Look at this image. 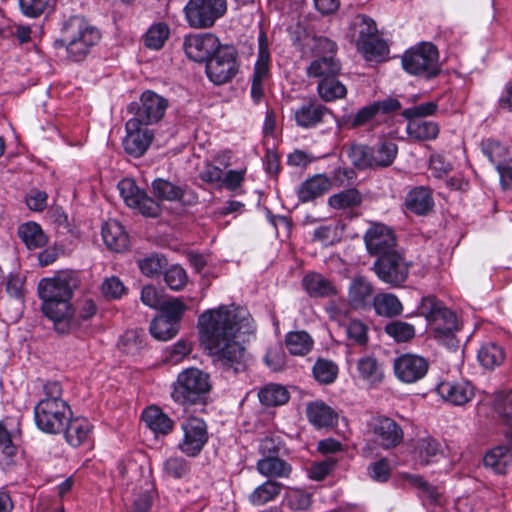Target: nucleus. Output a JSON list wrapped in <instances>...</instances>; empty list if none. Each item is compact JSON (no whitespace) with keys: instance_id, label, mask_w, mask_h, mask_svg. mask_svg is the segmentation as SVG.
<instances>
[{"instance_id":"obj_63","label":"nucleus","mask_w":512,"mask_h":512,"mask_svg":"<svg viewBox=\"0 0 512 512\" xmlns=\"http://www.w3.org/2000/svg\"><path fill=\"white\" fill-rule=\"evenodd\" d=\"M140 298L144 305L153 309H159L165 300L163 291L153 285L144 286L141 290Z\"/></svg>"},{"instance_id":"obj_48","label":"nucleus","mask_w":512,"mask_h":512,"mask_svg":"<svg viewBox=\"0 0 512 512\" xmlns=\"http://www.w3.org/2000/svg\"><path fill=\"white\" fill-rule=\"evenodd\" d=\"M282 504L292 511H305L312 504V495L302 489H289L285 493Z\"/></svg>"},{"instance_id":"obj_1","label":"nucleus","mask_w":512,"mask_h":512,"mask_svg":"<svg viewBox=\"0 0 512 512\" xmlns=\"http://www.w3.org/2000/svg\"><path fill=\"white\" fill-rule=\"evenodd\" d=\"M199 325L201 342L216 364L236 373L246 369L244 345L254 333L253 319L246 310L221 306L203 313Z\"/></svg>"},{"instance_id":"obj_41","label":"nucleus","mask_w":512,"mask_h":512,"mask_svg":"<svg viewBox=\"0 0 512 512\" xmlns=\"http://www.w3.org/2000/svg\"><path fill=\"white\" fill-rule=\"evenodd\" d=\"M407 132L415 140H433L439 134V126L433 121L411 120L407 125Z\"/></svg>"},{"instance_id":"obj_26","label":"nucleus","mask_w":512,"mask_h":512,"mask_svg":"<svg viewBox=\"0 0 512 512\" xmlns=\"http://www.w3.org/2000/svg\"><path fill=\"white\" fill-rule=\"evenodd\" d=\"M306 412L309 421L318 428L331 427L337 422V413L321 401L308 404Z\"/></svg>"},{"instance_id":"obj_20","label":"nucleus","mask_w":512,"mask_h":512,"mask_svg":"<svg viewBox=\"0 0 512 512\" xmlns=\"http://www.w3.org/2000/svg\"><path fill=\"white\" fill-rule=\"evenodd\" d=\"M332 114L324 105L316 101L303 103L294 112V118L298 126L311 128L321 123L326 115Z\"/></svg>"},{"instance_id":"obj_56","label":"nucleus","mask_w":512,"mask_h":512,"mask_svg":"<svg viewBox=\"0 0 512 512\" xmlns=\"http://www.w3.org/2000/svg\"><path fill=\"white\" fill-rule=\"evenodd\" d=\"M481 149L496 167L506 159L508 153L507 148L502 143L490 138L482 141Z\"/></svg>"},{"instance_id":"obj_54","label":"nucleus","mask_w":512,"mask_h":512,"mask_svg":"<svg viewBox=\"0 0 512 512\" xmlns=\"http://www.w3.org/2000/svg\"><path fill=\"white\" fill-rule=\"evenodd\" d=\"M337 374L338 367L330 360L318 359L313 366V375L322 384L333 383Z\"/></svg>"},{"instance_id":"obj_37","label":"nucleus","mask_w":512,"mask_h":512,"mask_svg":"<svg viewBox=\"0 0 512 512\" xmlns=\"http://www.w3.org/2000/svg\"><path fill=\"white\" fill-rule=\"evenodd\" d=\"M512 462V454L506 446H498L490 450L483 458L485 467L495 473L504 474Z\"/></svg>"},{"instance_id":"obj_22","label":"nucleus","mask_w":512,"mask_h":512,"mask_svg":"<svg viewBox=\"0 0 512 512\" xmlns=\"http://www.w3.org/2000/svg\"><path fill=\"white\" fill-rule=\"evenodd\" d=\"M95 312V304L90 299L79 301L76 305L66 302V327L69 329L79 328L81 322L89 320Z\"/></svg>"},{"instance_id":"obj_36","label":"nucleus","mask_w":512,"mask_h":512,"mask_svg":"<svg viewBox=\"0 0 512 512\" xmlns=\"http://www.w3.org/2000/svg\"><path fill=\"white\" fill-rule=\"evenodd\" d=\"M258 59L253 73V82L264 83L269 75L270 54L268 51V39L264 32L259 35Z\"/></svg>"},{"instance_id":"obj_31","label":"nucleus","mask_w":512,"mask_h":512,"mask_svg":"<svg viewBox=\"0 0 512 512\" xmlns=\"http://www.w3.org/2000/svg\"><path fill=\"white\" fill-rule=\"evenodd\" d=\"M330 185V180L325 175H315L301 185L298 197L302 202L314 200L326 193Z\"/></svg>"},{"instance_id":"obj_11","label":"nucleus","mask_w":512,"mask_h":512,"mask_svg":"<svg viewBox=\"0 0 512 512\" xmlns=\"http://www.w3.org/2000/svg\"><path fill=\"white\" fill-rule=\"evenodd\" d=\"M117 188L127 206L137 209L146 217H157L160 214V205L140 190L133 179H122L119 181Z\"/></svg>"},{"instance_id":"obj_52","label":"nucleus","mask_w":512,"mask_h":512,"mask_svg":"<svg viewBox=\"0 0 512 512\" xmlns=\"http://www.w3.org/2000/svg\"><path fill=\"white\" fill-rule=\"evenodd\" d=\"M350 162L358 169L372 168L371 147L362 144H352L345 148Z\"/></svg>"},{"instance_id":"obj_53","label":"nucleus","mask_w":512,"mask_h":512,"mask_svg":"<svg viewBox=\"0 0 512 512\" xmlns=\"http://www.w3.org/2000/svg\"><path fill=\"white\" fill-rule=\"evenodd\" d=\"M376 114L375 108L371 104L361 108L355 115L342 117V119L338 121V126H346L351 129L364 126L368 124Z\"/></svg>"},{"instance_id":"obj_55","label":"nucleus","mask_w":512,"mask_h":512,"mask_svg":"<svg viewBox=\"0 0 512 512\" xmlns=\"http://www.w3.org/2000/svg\"><path fill=\"white\" fill-rule=\"evenodd\" d=\"M169 27L164 23H158L149 28L145 35V45L148 48L158 50L163 47L169 37Z\"/></svg>"},{"instance_id":"obj_61","label":"nucleus","mask_w":512,"mask_h":512,"mask_svg":"<svg viewBox=\"0 0 512 512\" xmlns=\"http://www.w3.org/2000/svg\"><path fill=\"white\" fill-rule=\"evenodd\" d=\"M143 336L144 332L142 330H128L122 335L119 345L126 353L135 354L142 347Z\"/></svg>"},{"instance_id":"obj_2","label":"nucleus","mask_w":512,"mask_h":512,"mask_svg":"<svg viewBox=\"0 0 512 512\" xmlns=\"http://www.w3.org/2000/svg\"><path fill=\"white\" fill-rule=\"evenodd\" d=\"M420 312L425 316L436 340L448 348L458 346L455 333L460 329L456 314L434 296L424 297Z\"/></svg>"},{"instance_id":"obj_34","label":"nucleus","mask_w":512,"mask_h":512,"mask_svg":"<svg viewBox=\"0 0 512 512\" xmlns=\"http://www.w3.org/2000/svg\"><path fill=\"white\" fill-rule=\"evenodd\" d=\"M375 312L384 317H395L402 313L403 306L398 297L392 293H379L373 297Z\"/></svg>"},{"instance_id":"obj_39","label":"nucleus","mask_w":512,"mask_h":512,"mask_svg":"<svg viewBox=\"0 0 512 512\" xmlns=\"http://www.w3.org/2000/svg\"><path fill=\"white\" fill-rule=\"evenodd\" d=\"M357 371L360 378L371 384L381 382L384 377L382 364L372 356L361 357L357 361Z\"/></svg>"},{"instance_id":"obj_17","label":"nucleus","mask_w":512,"mask_h":512,"mask_svg":"<svg viewBox=\"0 0 512 512\" xmlns=\"http://www.w3.org/2000/svg\"><path fill=\"white\" fill-rule=\"evenodd\" d=\"M428 362L424 357L405 354L394 362L397 378L404 383H415L422 379L428 371Z\"/></svg>"},{"instance_id":"obj_30","label":"nucleus","mask_w":512,"mask_h":512,"mask_svg":"<svg viewBox=\"0 0 512 512\" xmlns=\"http://www.w3.org/2000/svg\"><path fill=\"white\" fill-rule=\"evenodd\" d=\"M142 419L155 434L166 435L173 429L174 422L158 407L151 406L142 413Z\"/></svg>"},{"instance_id":"obj_38","label":"nucleus","mask_w":512,"mask_h":512,"mask_svg":"<svg viewBox=\"0 0 512 512\" xmlns=\"http://www.w3.org/2000/svg\"><path fill=\"white\" fill-rule=\"evenodd\" d=\"M285 344L291 354L304 356L312 350L314 341L309 333L301 330L289 332L285 337Z\"/></svg>"},{"instance_id":"obj_45","label":"nucleus","mask_w":512,"mask_h":512,"mask_svg":"<svg viewBox=\"0 0 512 512\" xmlns=\"http://www.w3.org/2000/svg\"><path fill=\"white\" fill-rule=\"evenodd\" d=\"M440 452V443L431 437L420 438L417 440L415 445L417 461L422 466L428 465L431 461V458L437 456Z\"/></svg>"},{"instance_id":"obj_10","label":"nucleus","mask_w":512,"mask_h":512,"mask_svg":"<svg viewBox=\"0 0 512 512\" xmlns=\"http://www.w3.org/2000/svg\"><path fill=\"white\" fill-rule=\"evenodd\" d=\"M182 439L178 442V449L189 457L200 454L209 439L207 425L198 417H189L181 424Z\"/></svg>"},{"instance_id":"obj_5","label":"nucleus","mask_w":512,"mask_h":512,"mask_svg":"<svg viewBox=\"0 0 512 512\" xmlns=\"http://www.w3.org/2000/svg\"><path fill=\"white\" fill-rule=\"evenodd\" d=\"M210 389L207 373L197 368H188L178 375L171 396L182 405L197 404L205 401Z\"/></svg>"},{"instance_id":"obj_62","label":"nucleus","mask_w":512,"mask_h":512,"mask_svg":"<svg viewBox=\"0 0 512 512\" xmlns=\"http://www.w3.org/2000/svg\"><path fill=\"white\" fill-rule=\"evenodd\" d=\"M391 465L388 459L381 458L375 462H372L367 467V473L369 477L376 482L384 483L387 482L391 476Z\"/></svg>"},{"instance_id":"obj_4","label":"nucleus","mask_w":512,"mask_h":512,"mask_svg":"<svg viewBox=\"0 0 512 512\" xmlns=\"http://www.w3.org/2000/svg\"><path fill=\"white\" fill-rule=\"evenodd\" d=\"M100 39V31L83 17L73 16L66 23V52L75 62L84 60Z\"/></svg>"},{"instance_id":"obj_57","label":"nucleus","mask_w":512,"mask_h":512,"mask_svg":"<svg viewBox=\"0 0 512 512\" xmlns=\"http://www.w3.org/2000/svg\"><path fill=\"white\" fill-rule=\"evenodd\" d=\"M385 332L397 342L409 341L415 335L413 325L399 320L388 323Z\"/></svg>"},{"instance_id":"obj_9","label":"nucleus","mask_w":512,"mask_h":512,"mask_svg":"<svg viewBox=\"0 0 512 512\" xmlns=\"http://www.w3.org/2000/svg\"><path fill=\"white\" fill-rule=\"evenodd\" d=\"M237 51L233 46L221 45L217 52L206 62V74L215 84L230 81L238 72Z\"/></svg>"},{"instance_id":"obj_49","label":"nucleus","mask_w":512,"mask_h":512,"mask_svg":"<svg viewBox=\"0 0 512 512\" xmlns=\"http://www.w3.org/2000/svg\"><path fill=\"white\" fill-rule=\"evenodd\" d=\"M152 192L159 200L165 201L180 200L183 196L181 187L161 178L152 182Z\"/></svg>"},{"instance_id":"obj_28","label":"nucleus","mask_w":512,"mask_h":512,"mask_svg":"<svg viewBox=\"0 0 512 512\" xmlns=\"http://www.w3.org/2000/svg\"><path fill=\"white\" fill-rule=\"evenodd\" d=\"M377 32L374 20L366 15L359 14L350 23L348 37L358 46Z\"/></svg>"},{"instance_id":"obj_59","label":"nucleus","mask_w":512,"mask_h":512,"mask_svg":"<svg viewBox=\"0 0 512 512\" xmlns=\"http://www.w3.org/2000/svg\"><path fill=\"white\" fill-rule=\"evenodd\" d=\"M166 264V259L158 254H152L138 261L139 269L148 277L160 274Z\"/></svg>"},{"instance_id":"obj_43","label":"nucleus","mask_w":512,"mask_h":512,"mask_svg":"<svg viewBox=\"0 0 512 512\" xmlns=\"http://www.w3.org/2000/svg\"><path fill=\"white\" fill-rule=\"evenodd\" d=\"M317 90L319 96L326 102L343 98L347 93L346 87L336 79V76L320 80Z\"/></svg>"},{"instance_id":"obj_64","label":"nucleus","mask_w":512,"mask_h":512,"mask_svg":"<svg viewBox=\"0 0 512 512\" xmlns=\"http://www.w3.org/2000/svg\"><path fill=\"white\" fill-rule=\"evenodd\" d=\"M166 284L172 290H181L187 283V275L185 270L180 266L169 268L164 275Z\"/></svg>"},{"instance_id":"obj_60","label":"nucleus","mask_w":512,"mask_h":512,"mask_svg":"<svg viewBox=\"0 0 512 512\" xmlns=\"http://www.w3.org/2000/svg\"><path fill=\"white\" fill-rule=\"evenodd\" d=\"M163 470L167 476L173 478H182L190 470L189 463L180 456H172L163 464Z\"/></svg>"},{"instance_id":"obj_15","label":"nucleus","mask_w":512,"mask_h":512,"mask_svg":"<svg viewBox=\"0 0 512 512\" xmlns=\"http://www.w3.org/2000/svg\"><path fill=\"white\" fill-rule=\"evenodd\" d=\"M374 441L383 449L397 447L404 438L401 426L389 417H377L370 423Z\"/></svg>"},{"instance_id":"obj_51","label":"nucleus","mask_w":512,"mask_h":512,"mask_svg":"<svg viewBox=\"0 0 512 512\" xmlns=\"http://www.w3.org/2000/svg\"><path fill=\"white\" fill-rule=\"evenodd\" d=\"M357 49L362 52L368 60L384 57L389 51L387 44L379 38L377 33H374L367 38V40L359 44Z\"/></svg>"},{"instance_id":"obj_44","label":"nucleus","mask_w":512,"mask_h":512,"mask_svg":"<svg viewBox=\"0 0 512 512\" xmlns=\"http://www.w3.org/2000/svg\"><path fill=\"white\" fill-rule=\"evenodd\" d=\"M258 397L265 406H279L288 401L289 393L281 385L268 384L259 391Z\"/></svg>"},{"instance_id":"obj_18","label":"nucleus","mask_w":512,"mask_h":512,"mask_svg":"<svg viewBox=\"0 0 512 512\" xmlns=\"http://www.w3.org/2000/svg\"><path fill=\"white\" fill-rule=\"evenodd\" d=\"M54 400H42L35 407L37 426L48 433H59L62 429V413Z\"/></svg>"},{"instance_id":"obj_32","label":"nucleus","mask_w":512,"mask_h":512,"mask_svg":"<svg viewBox=\"0 0 512 512\" xmlns=\"http://www.w3.org/2000/svg\"><path fill=\"white\" fill-rule=\"evenodd\" d=\"M92 426L84 417H76L69 419L66 425V442L78 447L82 445L89 437Z\"/></svg>"},{"instance_id":"obj_25","label":"nucleus","mask_w":512,"mask_h":512,"mask_svg":"<svg viewBox=\"0 0 512 512\" xmlns=\"http://www.w3.org/2000/svg\"><path fill=\"white\" fill-rule=\"evenodd\" d=\"M405 205L415 214L428 213L434 205L431 190L423 186L413 188L406 196Z\"/></svg>"},{"instance_id":"obj_21","label":"nucleus","mask_w":512,"mask_h":512,"mask_svg":"<svg viewBox=\"0 0 512 512\" xmlns=\"http://www.w3.org/2000/svg\"><path fill=\"white\" fill-rule=\"evenodd\" d=\"M257 471L268 480L289 478L292 473L290 463L279 458L278 456L269 455L257 461Z\"/></svg>"},{"instance_id":"obj_33","label":"nucleus","mask_w":512,"mask_h":512,"mask_svg":"<svg viewBox=\"0 0 512 512\" xmlns=\"http://www.w3.org/2000/svg\"><path fill=\"white\" fill-rule=\"evenodd\" d=\"M283 489V485L276 480H267L257 486L249 495L252 505L262 506L276 499Z\"/></svg>"},{"instance_id":"obj_29","label":"nucleus","mask_w":512,"mask_h":512,"mask_svg":"<svg viewBox=\"0 0 512 512\" xmlns=\"http://www.w3.org/2000/svg\"><path fill=\"white\" fill-rule=\"evenodd\" d=\"M373 292L372 283L363 276H357L349 287V301L355 308H363L371 300Z\"/></svg>"},{"instance_id":"obj_6","label":"nucleus","mask_w":512,"mask_h":512,"mask_svg":"<svg viewBox=\"0 0 512 512\" xmlns=\"http://www.w3.org/2000/svg\"><path fill=\"white\" fill-rule=\"evenodd\" d=\"M402 66L411 75L426 79L435 77L441 69L437 47L430 42L413 46L402 56Z\"/></svg>"},{"instance_id":"obj_40","label":"nucleus","mask_w":512,"mask_h":512,"mask_svg":"<svg viewBox=\"0 0 512 512\" xmlns=\"http://www.w3.org/2000/svg\"><path fill=\"white\" fill-rule=\"evenodd\" d=\"M18 236L25 243L28 249L43 247L47 238L41 227L35 222L24 223L18 228Z\"/></svg>"},{"instance_id":"obj_58","label":"nucleus","mask_w":512,"mask_h":512,"mask_svg":"<svg viewBox=\"0 0 512 512\" xmlns=\"http://www.w3.org/2000/svg\"><path fill=\"white\" fill-rule=\"evenodd\" d=\"M159 309L162 311L159 315L160 317H164L179 325L182 315L186 310V305L180 299L173 298L171 300H164Z\"/></svg>"},{"instance_id":"obj_35","label":"nucleus","mask_w":512,"mask_h":512,"mask_svg":"<svg viewBox=\"0 0 512 512\" xmlns=\"http://www.w3.org/2000/svg\"><path fill=\"white\" fill-rule=\"evenodd\" d=\"M398 153L397 145L392 141H384L371 147V166L372 168H382L390 166Z\"/></svg>"},{"instance_id":"obj_3","label":"nucleus","mask_w":512,"mask_h":512,"mask_svg":"<svg viewBox=\"0 0 512 512\" xmlns=\"http://www.w3.org/2000/svg\"><path fill=\"white\" fill-rule=\"evenodd\" d=\"M37 293L42 302L41 311L44 316L53 323L57 333H64V278L58 273L41 279Z\"/></svg>"},{"instance_id":"obj_46","label":"nucleus","mask_w":512,"mask_h":512,"mask_svg":"<svg viewBox=\"0 0 512 512\" xmlns=\"http://www.w3.org/2000/svg\"><path fill=\"white\" fill-rule=\"evenodd\" d=\"M149 330L156 340L167 341L176 336L179 325L164 317L156 316L152 320Z\"/></svg>"},{"instance_id":"obj_27","label":"nucleus","mask_w":512,"mask_h":512,"mask_svg":"<svg viewBox=\"0 0 512 512\" xmlns=\"http://www.w3.org/2000/svg\"><path fill=\"white\" fill-rule=\"evenodd\" d=\"M341 64L334 56H319L307 67L308 77L326 79L340 73Z\"/></svg>"},{"instance_id":"obj_24","label":"nucleus","mask_w":512,"mask_h":512,"mask_svg":"<svg viewBox=\"0 0 512 512\" xmlns=\"http://www.w3.org/2000/svg\"><path fill=\"white\" fill-rule=\"evenodd\" d=\"M102 238L106 246L115 252H122L128 248V236L123 226L116 220L106 222L102 227Z\"/></svg>"},{"instance_id":"obj_47","label":"nucleus","mask_w":512,"mask_h":512,"mask_svg":"<svg viewBox=\"0 0 512 512\" xmlns=\"http://www.w3.org/2000/svg\"><path fill=\"white\" fill-rule=\"evenodd\" d=\"M504 359L503 349L495 343L484 344L478 352L479 362L488 369L501 365Z\"/></svg>"},{"instance_id":"obj_7","label":"nucleus","mask_w":512,"mask_h":512,"mask_svg":"<svg viewBox=\"0 0 512 512\" xmlns=\"http://www.w3.org/2000/svg\"><path fill=\"white\" fill-rule=\"evenodd\" d=\"M226 10V0H189L184 7V14L190 27L207 29L211 28Z\"/></svg>"},{"instance_id":"obj_42","label":"nucleus","mask_w":512,"mask_h":512,"mask_svg":"<svg viewBox=\"0 0 512 512\" xmlns=\"http://www.w3.org/2000/svg\"><path fill=\"white\" fill-rule=\"evenodd\" d=\"M303 286L313 297H324L335 293L331 282L317 273L306 275L303 279Z\"/></svg>"},{"instance_id":"obj_50","label":"nucleus","mask_w":512,"mask_h":512,"mask_svg":"<svg viewBox=\"0 0 512 512\" xmlns=\"http://www.w3.org/2000/svg\"><path fill=\"white\" fill-rule=\"evenodd\" d=\"M361 202L362 195L355 188H350L334 194L328 200L329 205L334 209H347L357 207L361 204Z\"/></svg>"},{"instance_id":"obj_12","label":"nucleus","mask_w":512,"mask_h":512,"mask_svg":"<svg viewBox=\"0 0 512 512\" xmlns=\"http://www.w3.org/2000/svg\"><path fill=\"white\" fill-rule=\"evenodd\" d=\"M364 243L368 253L377 258L397 250L394 231L381 223H374L367 229L364 234Z\"/></svg>"},{"instance_id":"obj_14","label":"nucleus","mask_w":512,"mask_h":512,"mask_svg":"<svg viewBox=\"0 0 512 512\" xmlns=\"http://www.w3.org/2000/svg\"><path fill=\"white\" fill-rule=\"evenodd\" d=\"M125 128L124 150L133 157L142 156L152 143L154 137L152 130L134 119L128 120Z\"/></svg>"},{"instance_id":"obj_16","label":"nucleus","mask_w":512,"mask_h":512,"mask_svg":"<svg viewBox=\"0 0 512 512\" xmlns=\"http://www.w3.org/2000/svg\"><path fill=\"white\" fill-rule=\"evenodd\" d=\"M140 102L133 119L147 126L160 121L168 107L167 99L153 91H145Z\"/></svg>"},{"instance_id":"obj_13","label":"nucleus","mask_w":512,"mask_h":512,"mask_svg":"<svg viewBox=\"0 0 512 512\" xmlns=\"http://www.w3.org/2000/svg\"><path fill=\"white\" fill-rule=\"evenodd\" d=\"M220 47L219 39L212 33L186 36L183 43L187 57L195 62H207Z\"/></svg>"},{"instance_id":"obj_8","label":"nucleus","mask_w":512,"mask_h":512,"mask_svg":"<svg viewBox=\"0 0 512 512\" xmlns=\"http://www.w3.org/2000/svg\"><path fill=\"white\" fill-rule=\"evenodd\" d=\"M411 264L398 250L381 255L372 267L377 277L391 287H400L409 276Z\"/></svg>"},{"instance_id":"obj_23","label":"nucleus","mask_w":512,"mask_h":512,"mask_svg":"<svg viewBox=\"0 0 512 512\" xmlns=\"http://www.w3.org/2000/svg\"><path fill=\"white\" fill-rule=\"evenodd\" d=\"M493 409L502 423L507 426L505 437L512 444V390L496 392Z\"/></svg>"},{"instance_id":"obj_19","label":"nucleus","mask_w":512,"mask_h":512,"mask_svg":"<svg viewBox=\"0 0 512 512\" xmlns=\"http://www.w3.org/2000/svg\"><path fill=\"white\" fill-rule=\"evenodd\" d=\"M438 394L453 405H464L474 396V387L467 381L441 382L437 386Z\"/></svg>"}]
</instances>
